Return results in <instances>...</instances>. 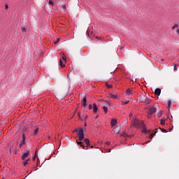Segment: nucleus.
<instances>
[{"label":"nucleus","instance_id":"47","mask_svg":"<svg viewBox=\"0 0 179 179\" xmlns=\"http://www.w3.org/2000/svg\"><path fill=\"white\" fill-rule=\"evenodd\" d=\"M169 131L171 132V129H169Z\"/></svg>","mask_w":179,"mask_h":179},{"label":"nucleus","instance_id":"34","mask_svg":"<svg viewBox=\"0 0 179 179\" xmlns=\"http://www.w3.org/2000/svg\"><path fill=\"white\" fill-rule=\"evenodd\" d=\"M162 132H164V133L166 134V133L167 132V130H166V129H162Z\"/></svg>","mask_w":179,"mask_h":179},{"label":"nucleus","instance_id":"26","mask_svg":"<svg viewBox=\"0 0 179 179\" xmlns=\"http://www.w3.org/2000/svg\"><path fill=\"white\" fill-rule=\"evenodd\" d=\"M171 104H172L171 101H169V102H168L169 108H170V107H171Z\"/></svg>","mask_w":179,"mask_h":179},{"label":"nucleus","instance_id":"1","mask_svg":"<svg viewBox=\"0 0 179 179\" xmlns=\"http://www.w3.org/2000/svg\"><path fill=\"white\" fill-rule=\"evenodd\" d=\"M133 125H134L136 128H143L144 131L146 132V126H145L143 121L135 120L133 122Z\"/></svg>","mask_w":179,"mask_h":179},{"label":"nucleus","instance_id":"24","mask_svg":"<svg viewBox=\"0 0 179 179\" xmlns=\"http://www.w3.org/2000/svg\"><path fill=\"white\" fill-rule=\"evenodd\" d=\"M22 141H26V134H22Z\"/></svg>","mask_w":179,"mask_h":179},{"label":"nucleus","instance_id":"9","mask_svg":"<svg viewBox=\"0 0 179 179\" xmlns=\"http://www.w3.org/2000/svg\"><path fill=\"white\" fill-rule=\"evenodd\" d=\"M161 93H162V90H161V89H159V88L155 89V94L156 96H159Z\"/></svg>","mask_w":179,"mask_h":179},{"label":"nucleus","instance_id":"38","mask_svg":"<svg viewBox=\"0 0 179 179\" xmlns=\"http://www.w3.org/2000/svg\"><path fill=\"white\" fill-rule=\"evenodd\" d=\"M122 136H128V135H127V134L124 133L123 134H122Z\"/></svg>","mask_w":179,"mask_h":179},{"label":"nucleus","instance_id":"16","mask_svg":"<svg viewBox=\"0 0 179 179\" xmlns=\"http://www.w3.org/2000/svg\"><path fill=\"white\" fill-rule=\"evenodd\" d=\"M59 65H60V66H62V68L65 67V64H64V62H62V59L59 60Z\"/></svg>","mask_w":179,"mask_h":179},{"label":"nucleus","instance_id":"6","mask_svg":"<svg viewBox=\"0 0 179 179\" xmlns=\"http://www.w3.org/2000/svg\"><path fill=\"white\" fill-rule=\"evenodd\" d=\"M29 156V150H26L24 154L22 156V159L25 160L26 158Z\"/></svg>","mask_w":179,"mask_h":179},{"label":"nucleus","instance_id":"20","mask_svg":"<svg viewBox=\"0 0 179 179\" xmlns=\"http://www.w3.org/2000/svg\"><path fill=\"white\" fill-rule=\"evenodd\" d=\"M106 86L108 89H111V87H113V85H109L108 83H106Z\"/></svg>","mask_w":179,"mask_h":179},{"label":"nucleus","instance_id":"4","mask_svg":"<svg viewBox=\"0 0 179 179\" xmlns=\"http://www.w3.org/2000/svg\"><path fill=\"white\" fill-rule=\"evenodd\" d=\"M178 24H175L173 27H172V30H173V34H178V36H179V27H178Z\"/></svg>","mask_w":179,"mask_h":179},{"label":"nucleus","instance_id":"21","mask_svg":"<svg viewBox=\"0 0 179 179\" xmlns=\"http://www.w3.org/2000/svg\"><path fill=\"white\" fill-rule=\"evenodd\" d=\"M34 134V135H37V134H38V127H36Z\"/></svg>","mask_w":179,"mask_h":179},{"label":"nucleus","instance_id":"48","mask_svg":"<svg viewBox=\"0 0 179 179\" xmlns=\"http://www.w3.org/2000/svg\"><path fill=\"white\" fill-rule=\"evenodd\" d=\"M0 136H1V132H0Z\"/></svg>","mask_w":179,"mask_h":179},{"label":"nucleus","instance_id":"22","mask_svg":"<svg viewBox=\"0 0 179 179\" xmlns=\"http://www.w3.org/2000/svg\"><path fill=\"white\" fill-rule=\"evenodd\" d=\"M128 103H129V101H122V106H125V104H128Z\"/></svg>","mask_w":179,"mask_h":179},{"label":"nucleus","instance_id":"37","mask_svg":"<svg viewBox=\"0 0 179 179\" xmlns=\"http://www.w3.org/2000/svg\"><path fill=\"white\" fill-rule=\"evenodd\" d=\"M62 8L64 10H66V6H63Z\"/></svg>","mask_w":179,"mask_h":179},{"label":"nucleus","instance_id":"10","mask_svg":"<svg viewBox=\"0 0 179 179\" xmlns=\"http://www.w3.org/2000/svg\"><path fill=\"white\" fill-rule=\"evenodd\" d=\"M26 145V141L24 140H21L20 141V145H19V147L20 148H22L23 145Z\"/></svg>","mask_w":179,"mask_h":179},{"label":"nucleus","instance_id":"36","mask_svg":"<svg viewBox=\"0 0 179 179\" xmlns=\"http://www.w3.org/2000/svg\"><path fill=\"white\" fill-rule=\"evenodd\" d=\"M37 155L36 152L35 153V156L33 157L32 160H36V156Z\"/></svg>","mask_w":179,"mask_h":179},{"label":"nucleus","instance_id":"25","mask_svg":"<svg viewBox=\"0 0 179 179\" xmlns=\"http://www.w3.org/2000/svg\"><path fill=\"white\" fill-rule=\"evenodd\" d=\"M29 159H27V160L24 162V166H27V164H29Z\"/></svg>","mask_w":179,"mask_h":179},{"label":"nucleus","instance_id":"27","mask_svg":"<svg viewBox=\"0 0 179 179\" xmlns=\"http://www.w3.org/2000/svg\"><path fill=\"white\" fill-rule=\"evenodd\" d=\"M77 143H78V145H80V146H83V148H84L83 143L77 141Z\"/></svg>","mask_w":179,"mask_h":179},{"label":"nucleus","instance_id":"17","mask_svg":"<svg viewBox=\"0 0 179 179\" xmlns=\"http://www.w3.org/2000/svg\"><path fill=\"white\" fill-rule=\"evenodd\" d=\"M85 142L86 145H87V146H89L90 145V141L89 140V138H85Z\"/></svg>","mask_w":179,"mask_h":179},{"label":"nucleus","instance_id":"41","mask_svg":"<svg viewBox=\"0 0 179 179\" xmlns=\"http://www.w3.org/2000/svg\"><path fill=\"white\" fill-rule=\"evenodd\" d=\"M84 120H87V116H85Z\"/></svg>","mask_w":179,"mask_h":179},{"label":"nucleus","instance_id":"2","mask_svg":"<svg viewBox=\"0 0 179 179\" xmlns=\"http://www.w3.org/2000/svg\"><path fill=\"white\" fill-rule=\"evenodd\" d=\"M139 103H145V104H150V103L152 101L150 99L148 98V96L141 95L140 96L139 99Z\"/></svg>","mask_w":179,"mask_h":179},{"label":"nucleus","instance_id":"42","mask_svg":"<svg viewBox=\"0 0 179 179\" xmlns=\"http://www.w3.org/2000/svg\"><path fill=\"white\" fill-rule=\"evenodd\" d=\"M8 5H6V9H8Z\"/></svg>","mask_w":179,"mask_h":179},{"label":"nucleus","instance_id":"8","mask_svg":"<svg viewBox=\"0 0 179 179\" xmlns=\"http://www.w3.org/2000/svg\"><path fill=\"white\" fill-rule=\"evenodd\" d=\"M93 113L94 114H96V113H97L99 108H97V105L96 103H93Z\"/></svg>","mask_w":179,"mask_h":179},{"label":"nucleus","instance_id":"14","mask_svg":"<svg viewBox=\"0 0 179 179\" xmlns=\"http://www.w3.org/2000/svg\"><path fill=\"white\" fill-rule=\"evenodd\" d=\"M21 30L22 31V33H26V31H27V28L25 26H22L21 27Z\"/></svg>","mask_w":179,"mask_h":179},{"label":"nucleus","instance_id":"35","mask_svg":"<svg viewBox=\"0 0 179 179\" xmlns=\"http://www.w3.org/2000/svg\"><path fill=\"white\" fill-rule=\"evenodd\" d=\"M133 115H134V114H132V113H129V118H131Z\"/></svg>","mask_w":179,"mask_h":179},{"label":"nucleus","instance_id":"33","mask_svg":"<svg viewBox=\"0 0 179 179\" xmlns=\"http://www.w3.org/2000/svg\"><path fill=\"white\" fill-rule=\"evenodd\" d=\"M157 115V117H161L162 116V113H160V112L158 113Z\"/></svg>","mask_w":179,"mask_h":179},{"label":"nucleus","instance_id":"5","mask_svg":"<svg viewBox=\"0 0 179 179\" xmlns=\"http://www.w3.org/2000/svg\"><path fill=\"white\" fill-rule=\"evenodd\" d=\"M157 111V109L155 107H151L149 108V114L152 115V114H155Z\"/></svg>","mask_w":179,"mask_h":179},{"label":"nucleus","instance_id":"13","mask_svg":"<svg viewBox=\"0 0 179 179\" xmlns=\"http://www.w3.org/2000/svg\"><path fill=\"white\" fill-rule=\"evenodd\" d=\"M113 131H114V132H115V134H120V127H116L113 129Z\"/></svg>","mask_w":179,"mask_h":179},{"label":"nucleus","instance_id":"43","mask_svg":"<svg viewBox=\"0 0 179 179\" xmlns=\"http://www.w3.org/2000/svg\"><path fill=\"white\" fill-rule=\"evenodd\" d=\"M97 118H99V115H96V116L95 117V119H97Z\"/></svg>","mask_w":179,"mask_h":179},{"label":"nucleus","instance_id":"15","mask_svg":"<svg viewBox=\"0 0 179 179\" xmlns=\"http://www.w3.org/2000/svg\"><path fill=\"white\" fill-rule=\"evenodd\" d=\"M126 94H127V96H131V94H132V92L131 91V90L127 89V90H126Z\"/></svg>","mask_w":179,"mask_h":179},{"label":"nucleus","instance_id":"11","mask_svg":"<svg viewBox=\"0 0 179 179\" xmlns=\"http://www.w3.org/2000/svg\"><path fill=\"white\" fill-rule=\"evenodd\" d=\"M109 96L110 97H111V99H114L115 100H117V99H118L117 94H109Z\"/></svg>","mask_w":179,"mask_h":179},{"label":"nucleus","instance_id":"7","mask_svg":"<svg viewBox=\"0 0 179 179\" xmlns=\"http://www.w3.org/2000/svg\"><path fill=\"white\" fill-rule=\"evenodd\" d=\"M87 101V99L86 98V96H84L83 99V107H86L87 106V103H86Z\"/></svg>","mask_w":179,"mask_h":179},{"label":"nucleus","instance_id":"40","mask_svg":"<svg viewBox=\"0 0 179 179\" xmlns=\"http://www.w3.org/2000/svg\"><path fill=\"white\" fill-rule=\"evenodd\" d=\"M176 69H177V65L174 66V71H176Z\"/></svg>","mask_w":179,"mask_h":179},{"label":"nucleus","instance_id":"29","mask_svg":"<svg viewBox=\"0 0 179 179\" xmlns=\"http://www.w3.org/2000/svg\"><path fill=\"white\" fill-rule=\"evenodd\" d=\"M59 43V38H57L56 41L54 42V44H58Z\"/></svg>","mask_w":179,"mask_h":179},{"label":"nucleus","instance_id":"12","mask_svg":"<svg viewBox=\"0 0 179 179\" xmlns=\"http://www.w3.org/2000/svg\"><path fill=\"white\" fill-rule=\"evenodd\" d=\"M111 125L112 127H115V125H117V120L113 119L111 120Z\"/></svg>","mask_w":179,"mask_h":179},{"label":"nucleus","instance_id":"31","mask_svg":"<svg viewBox=\"0 0 179 179\" xmlns=\"http://www.w3.org/2000/svg\"><path fill=\"white\" fill-rule=\"evenodd\" d=\"M73 132H79V129H75Z\"/></svg>","mask_w":179,"mask_h":179},{"label":"nucleus","instance_id":"45","mask_svg":"<svg viewBox=\"0 0 179 179\" xmlns=\"http://www.w3.org/2000/svg\"><path fill=\"white\" fill-rule=\"evenodd\" d=\"M78 115L79 117H80V112H78Z\"/></svg>","mask_w":179,"mask_h":179},{"label":"nucleus","instance_id":"28","mask_svg":"<svg viewBox=\"0 0 179 179\" xmlns=\"http://www.w3.org/2000/svg\"><path fill=\"white\" fill-rule=\"evenodd\" d=\"M49 4L51 5V6H54V2L51 0L49 1Z\"/></svg>","mask_w":179,"mask_h":179},{"label":"nucleus","instance_id":"32","mask_svg":"<svg viewBox=\"0 0 179 179\" xmlns=\"http://www.w3.org/2000/svg\"><path fill=\"white\" fill-rule=\"evenodd\" d=\"M62 59H63V61H66V57L62 56Z\"/></svg>","mask_w":179,"mask_h":179},{"label":"nucleus","instance_id":"44","mask_svg":"<svg viewBox=\"0 0 179 179\" xmlns=\"http://www.w3.org/2000/svg\"><path fill=\"white\" fill-rule=\"evenodd\" d=\"M106 103H108V104H109V106H110V101H106Z\"/></svg>","mask_w":179,"mask_h":179},{"label":"nucleus","instance_id":"18","mask_svg":"<svg viewBox=\"0 0 179 179\" xmlns=\"http://www.w3.org/2000/svg\"><path fill=\"white\" fill-rule=\"evenodd\" d=\"M103 110L104 113L106 114H107V111H108V108H107L106 106H103Z\"/></svg>","mask_w":179,"mask_h":179},{"label":"nucleus","instance_id":"30","mask_svg":"<svg viewBox=\"0 0 179 179\" xmlns=\"http://www.w3.org/2000/svg\"><path fill=\"white\" fill-rule=\"evenodd\" d=\"M88 108H89V110H92L93 108V105L90 104Z\"/></svg>","mask_w":179,"mask_h":179},{"label":"nucleus","instance_id":"39","mask_svg":"<svg viewBox=\"0 0 179 179\" xmlns=\"http://www.w3.org/2000/svg\"><path fill=\"white\" fill-rule=\"evenodd\" d=\"M106 145H107L108 146L110 145V142H109V141H107V142L106 143Z\"/></svg>","mask_w":179,"mask_h":179},{"label":"nucleus","instance_id":"19","mask_svg":"<svg viewBox=\"0 0 179 179\" xmlns=\"http://www.w3.org/2000/svg\"><path fill=\"white\" fill-rule=\"evenodd\" d=\"M160 124H161V125H164V124H166V120L162 119L160 120Z\"/></svg>","mask_w":179,"mask_h":179},{"label":"nucleus","instance_id":"46","mask_svg":"<svg viewBox=\"0 0 179 179\" xmlns=\"http://www.w3.org/2000/svg\"><path fill=\"white\" fill-rule=\"evenodd\" d=\"M84 125H85V127H87V124L86 123H85V124H84Z\"/></svg>","mask_w":179,"mask_h":179},{"label":"nucleus","instance_id":"23","mask_svg":"<svg viewBox=\"0 0 179 179\" xmlns=\"http://www.w3.org/2000/svg\"><path fill=\"white\" fill-rule=\"evenodd\" d=\"M155 135H156V131H155L153 134L150 135V138L153 139V136H155Z\"/></svg>","mask_w":179,"mask_h":179},{"label":"nucleus","instance_id":"3","mask_svg":"<svg viewBox=\"0 0 179 179\" xmlns=\"http://www.w3.org/2000/svg\"><path fill=\"white\" fill-rule=\"evenodd\" d=\"M78 138L79 141H83L85 139V134L83 133V127H81L78 130Z\"/></svg>","mask_w":179,"mask_h":179}]
</instances>
